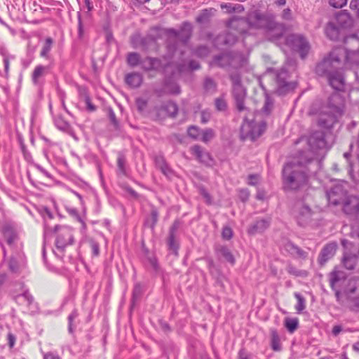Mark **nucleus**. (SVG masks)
<instances>
[{"label":"nucleus","mask_w":359,"mask_h":359,"mask_svg":"<svg viewBox=\"0 0 359 359\" xmlns=\"http://www.w3.org/2000/svg\"><path fill=\"white\" fill-rule=\"evenodd\" d=\"M247 25L250 27L264 29L270 41L283 39L286 45L292 50L298 52L302 59L305 58L309 53L310 46L304 36L299 34H290L284 38L283 36L285 30L283 25L276 22L273 14H262L259 11L251 13L247 20L237 18L231 19L227 22L228 32L224 35L219 36L217 40L222 41L225 45L233 44L237 40L236 32L244 33Z\"/></svg>","instance_id":"f257e3e1"},{"label":"nucleus","mask_w":359,"mask_h":359,"mask_svg":"<svg viewBox=\"0 0 359 359\" xmlns=\"http://www.w3.org/2000/svg\"><path fill=\"white\" fill-rule=\"evenodd\" d=\"M300 142L305 141L309 149L301 151L298 156L287 162L283 170V180L285 189L296 190L306 185L311 175L307 164L312 162L317 151H324L326 147L325 135L322 131H316L309 137H302Z\"/></svg>","instance_id":"f03ea898"},{"label":"nucleus","mask_w":359,"mask_h":359,"mask_svg":"<svg viewBox=\"0 0 359 359\" xmlns=\"http://www.w3.org/2000/svg\"><path fill=\"white\" fill-rule=\"evenodd\" d=\"M343 114V106L338 93H333L327 103L320 100L314 102L310 109V114L316 116L318 125L322 128L329 129L337 121Z\"/></svg>","instance_id":"7ed1b4c3"},{"label":"nucleus","mask_w":359,"mask_h":359,"mask_svg":"<svg viewBox=\"0 0 359 359\" xmlns=\"http://www.w3.org/2000/svg\"><path fill=\"white\" fill-rule=\"evenodd\" d=\"M335 21L330 22L325 27L327 36L332 41H339L344 36V29L351 25L352 20L349 14L341 11L335 17Z\"/></svg>","instance_id":"20e7f679"},{"label":"nucleus","mask_w":359,"mask_h":359,"mask_svg":"<svg viewBox=\"0 0 359 359\" xmlns=\"http://www.w3.org/2000/svg\"><path fill=\"white\" fill-rule=\"evenodd\" d=\"M213 62L229 72L239 70L245 67L248 64V57L240 53H225L215 57Z\"/></svg>","instance_id":"39448f33"},{"label":"nucleus","mask_w":359,"mask_h":359,"mask_svg":"<svg viewBox=\"0 0 359 359\" xmlns=\"http://www.w3.org/2000/svg\"><path fill=\"white\" fill-rule=\"evenodd\" d=\"M55 231L56 251L53 250V252L55 256L61 257L62 255L59 253H62L67 246L73 243V230L68 226H56Z\"/></svg>","instance_id":"423d86ee"},{"label":"nucleus","mask_w":359,"mask_h":359,"mask_svg":"<svg viewBox=\"0 0 359 359\" xmlns=\"http://www.w3.org/2000/svg\"><path fill=\"white\" fill-rule=\"evenodd\" d=\"M265 129L266 123L264 121H250L245 118L241 128V135L243 139L255 140L263 134Z\"/></svg>","instance_id":"0eeeda50"},{"label":"nucleus","mask_w":359,"mask_h":359,"mask_svg":"<svg viewBox=\"0 0 359 359\" xmlns=\"http://www.w3.org/2000/svg\"><path fill=\"white\" fill-rule=\"evenodd\" d=\"M316 212L304 201H298L293 208V215L301 226L309 225L313 220Z\"/></svg>","instance_id":"6e6552de"},{"label":"nucleus","mask_w":359,"mask_h":359,"mask_svg":"<svg viewBox=\"0 0 359 359\" xmlns=\"http://www.w3.org/2000/svg\"><path fill=\"white\" fill-rule=\"evenodd\" d=\"M287 66H289L291 69H294L295 62L292 60L288 61L287 64L276 73L278 92L279 94H283L292 90L294 89L297 86L295 82L287 81V79L289 77V69H287Z\"/></svg>","instance_id":"1a4fd4ad"},{"label":"nucleus","mask_w":359,"mask_h":359,"mask_svg":"<svg viewBox=\"0 0 359 359\" xmlns=\"http://www.w3.org/2000/svg\"><path fill=\"white\" fill-rule=\"evenodd\" d=\"M230 79L232 82V93L236 101V107L241 111L245 109L244 102L246 97V90L242 85L239 74L230 73Z\"/></svg>","instance_id":"9d476101"},{"label":"nucleus","mask_w":359,"mask_h":359,"mask_svg":"<svg viewBox=\"0 0 359 359\" xmlns=\"http://www.w3.org/2000/svg\"><path fill=\"white\" fill-rule=\"evenodd\" d=\"M347 182H342L336 184L329 191L327 192L328 202L334 205L344 203L347 196Z\"/></svg>","instance_id":"9b49d317"},{"label":"nucleus","mask_w":359,"mask_h":359,"mask_svg":"<svg viewBox=\"0 0 359 359\" xmlns=\"http://www.w3.org/2000/svg\"><path fill=\"white\" fill-rule=\"evenodd\" d=\"M192 32V25L191 23L185 22L182 24L180 30L177 31L174 29H168L165 31L167 36L170 39L180 41L186 43L189 39Z\"/></svg>","instance_id":"f8f14e48"},{"label":"nucleus","mask_w":359,"mask_h":359,"mask_svg":"<svg viewBox=\"0 0 359 359\" xmlns=\"http://www.w3.org/2000/svg\"><path fill=\"white\" fill-rule=\"evenodd\" d=\"M344 212L348 215L353 216L359 222V198L348 196L343 203Z\"/></svg>","instance_id":"ddd939ff"},{"label":"nucleus","mask_w":359,"mask_h":359,"mask_svg":"<svg viewBox=\"0 0 359 359\" xmlns=\"http://www.w3.org/2000/svg\"><path fill=\"white\" fill-rule=\"evenodd\" d=\"M21 290V293H18L17 291L13 292V298L20 305L29 306L33 303V297L29 294L28 290L25 287L23 283H18L16 285Z\"/></svg>","instance_id":"4468645a"},{"label":"nucleus","mask_w":359,"mask_h":359,"mask_svg":"<svg viewBox=\"0 0 359 359\" xmlns=\"http://www.w3.org/2000/svg\"><path fill=\"white\" fill-rule=\"evenodd\" d=\"M2 234L7 244L13 248L17 246L18 236L15 229L10 224H6L2 228Z\"/></svg>","instance_id":"2eb2a0df"},{"label":"nucleus","mask_w":359,"mask_h":359,"mask_svg":"<svg viewBox=\"0 0 359 359\" xmlns=\"http://www.w3.org/2000/svg\"><path fill=\"white\" fill-rule=\"evenodd\" d=\"M191 152L201 163L210 165L212 158L209 153L199 145H194L191 148Z\"/></svg>","instance_id":"dca6fc26"},{"label":"nucleus","mask_w":359,"mask_h":359,"mask_svg":"<svg viewBox=\"0 0 359 359\" xmlns=\"http://www.w3.org/2000/svg\"><path fill=\"white\" fill-rule=\"evenodd\" d=\"M140 65L141 68L147 72L151 70H158L162 67L161 62L160 60L151 57H147L144 59L142 60Z\"/></svg>","instance_id":"f3484780"},{"label":"nucleus","mask_w":359,"mask_h":359,"mask_svg":"<svg viewBox=\"0 0 359 359\" xmlns=\"http://www.w3.org/2000/svg\"><path fill=\"white\" fill-rule=\"evenodd\" d=\"M178 111L177 104L171 101L164 103L158 109L159 116H175Z\"/></svg>","instance_id":"a211bd4d"},{"label":"nucleus","mask_w":359,"mask_h":359,"mask_svg":"<svg viewBox=\"0 0 359 359\" xmlns=\"http://www.w3.org/2000/svg\"><path fill=\"white\" fill-rule=\"evenodd\" d=\"M269 224L270 220L269 219L258 220L248 228V233L250 235L262 233L269 226Z\"/></svg>","instance_id":"6ab92c4d"},{"label":"nucleus","mask_w":359,"mask_h":359,"mask_svg":"<svg viewBox=\"0 0 359 359\" xmlns=\"http://www.w3.org/2000/svg\"><path fill=\"white\" fill-rule=\"evenodd\" d=\"M142 81V75L137 72L129 73L125 76V81L126 84L133 88L140 87Z\"/></svg>","instance_id":"aec40b11"},{"label":"nucleus","mask_w":359,"mask_h":359,"mask_svg":"<svg viewBox=\"0 0 359 359\" xmlns=\"http://www.w3.org/2000/svg\"><path fill=\"white\" fill-rule=\"evenodd\" d=\"M337 244L334 243L326 245L321 251L320 262L321 264L326 262L329 259L332 257L337 250Z\"/></svg>","instance_id":"412c9836"},{"label":"nucleus","mask_w":359,"mask_h":359,"mask_svg":"<svg viewBox=\"0 0 359 359\" xmlns=\"http://www.w3.org/2000/svg\"><path fill=\"white\" fill-rule=\"evenodd\" d=\"M216 252L219 258L224 259L231 265L235 264V258L231 250L226 246L219 245L216 248Z\"/></svg>","instance_id":"4be33fe9"},{"label":"nucleus","mask_w":359,"mask_h":359,"mask_svg":"<svg viewBox=\"0 0 359 359\" xmlns=\"http://www.w3.org/2000/svg\"><path fill=\"white\" fill-rule=\"evenodd\" d=\"M48 67L47 66H43L41 65H37L34 68L32 75V79L33 83L35 85H38L39 83L40 79L48 72Z\"/></svg>","instance_id":"5701e85b"},{"label":"nucleus","mask_w":359,"mask_h":359,"mask_svg":"<svg viewBox=\"0 0 359 359\" xmlns=\"http://www.w3.org/2000/svg\"><path fill=\"white\" fill-rule=\"evenodd\" d=\"M285 250L291 255H296L300 258H305L306 257V252L300 249L297 245H294L291 242H287L285 245Z\"/></svg>","instance_id":"b1692460"},{"label":"nucleus","mask_w":359,"mask_h":359,"mask_svg":"<svg viewBox=\"0 0 359 359\" xmlns=\"http://www.w3.org/2000/svg\"><path fill=\"white\" fill-rule=\"evenodd\" d=\"M203 88L206 93L213 94L217 90V83L212 79L207 77L203 82Z\"/></svg>","instance_id":"393cba45"},{"label":"nucleus","mask_w":359,"mask_h":359,"mask_svg":"<svg viewBox=\"0 0 359 359\" xmlns=\"http://www.w3.org/2000/svg\"><path fill=\"white\" fill-rule=\"evenodd\" d=\"M53 43V41L50 37H47L45 39L44 44H43L42 49L40 52L41 57H44L46 59L49 58V53L51 50Z\"/></svg>","instance_id":"a878e982"},{"label":"nucleus","mask_w":359,"mask_h":359,"mask_svg":"<svg viewBox=\"0 0 359 359\" xmlns=\"http://www.w3.org/2000/svg\"><path fill=\"white\" fill-rule=\"evenodd\" d=\"M271 348L275 351H279L281 350V344L280 337L276 330H272L271 333Z\"/></svg>","instance_id":"bb28decb"},{"label":"nucleus","mask_w":359,"mask_h":359,"mask_svg":"<svg viewBox=\"0 0 359 359\" xmlns=\"http://www.w3.org/2000/svg\"><path fill=\"white\" fill-rule=\"evenodd\" d=\"M165 90L168 93L177 95L180 93V88L175 82L167 81L165 83Z\"/></svg>","instance_id":"cd10ccee"},{"label":"nucleus","mask_w":359,"mask_h":359,"mask_svg":"<svg viewBox=\"0 0 359 359\" xmlns=\"http://www.w3.org/2000/svg\"><path fill=\"white\" fill-rule=\"evenodd\" d=\"M141 61L140 55L138 53H130L128 54L127 62L130 67H134L141 65Z\"/></svg>","instance_id":"c85d7f7f"},{"label":"nucleus","mask_w":359,"mask_h":359,"mask_svg":"<svg viewBox=\"0 0 359 359\" xmlns=\"http://www.w3.org/2000/svg\"><path fill=\"white\" fill-rule=\"evenodd\" d=\"M221 8L222 9H226L228 13H233V12H241L243 11L244 8L241 4H224L221 5Z\"/></svg>","instance_id":"c756f323"},{"label":"nucleus","mask_w":359,"mask_h":359,"mask_svg":"<svg viewBox=\"0 0 359 359\" xmlns=\"http://www.w3.org/2000/svg\"><path fill=\"white\" fill-rule=\"evenodd\" d=\"M215 135V131L211 128H206L201 130V135L200 140L207 143L212 140Z\"/></svg>","instance_id":"7c9ffc66"},{"label":"nucleus","mask_w":359,"mask_h":359,"mask_svg":"<svg viewBox=\"0 0 359 359\" xmlns=\"http://www.w3.org/2000/svg\"><path fill=\"white\" fill-rule=\"evenodd\" d=\"M212 15V10H203L196 18V21L201 24H205L209 22Z\"/></svg>","instance_id":"2f4dec72"},{"label":"nucleus","mask_w":359,"mask_h":359,"mask_svg":"<svg viewBox=\"0 0 359 359\" xmlns=\"http://www.w3.org/2000/svg\"><path fill=\"white\" fill-rule=\"evenodd\" d=\"M294 297L297 300L295 309L298 313H300L306 307L305 299L299 293L297 292L294 293Z\"/></svg>","instance_id":"473e14b6"},{"label":"nucleus","mask_w":359,"mask_h":359,"mask_svg":"<svg viewBox=\"0 0 359 359\" xmlns=\"http://www.w3.org/2000/svg\"><path fill=\"white\" fill-rule=\"evenodd\" d=\"M201 130L197 126H190L188 128V135L190 137H191L194 140H200L201 135Z\"/></svg>","instance_id":"72a5a7b5"},{"label":"nucleus","mask_w":359,"mask_h":359,"mask_svg":"<svg viewBox=\"0 0 359 359\" xmlns=\"http://www.w3.org/2000/svg\"><path fill=\"white\" fill-rule=\"evenodd\" d=\"M298 326L297 318H287L285 320V327L290 332H293Z\"/></svg>","instance_id":"f704fd0d"},{"label":"nucleus","mask_w":359,"mask_h":359,"mask_svg":"<svg viewBox=\"0 0 359 359\" xmlns=\"http://www.w3.org/2000/svg\"><path fill=\"white\" fill-rule=\"evenodd\" d=\"M55 125L59 130L62 131H67L69 128V123L60 117L55 119Z\"/></svg>","instance_id":"c9c22d12"},{"label":"nucleus","mask_w":359,"mask_h":359,"mask_svg":"<svg viewBox=\"0 0 359 359\" xmlns=\"http://www.w3.org/2000/svg\"><path fill=\"white\" fill-rule=\"evenodd\" d=\"M168 245L170 249L172 250L175 252V254H177L178 247L175 242L174 227L170 230L168 238Z\"/></svg>","instance_id":"e433bc0d"},{"label":"nucleus","mask_w":359,"mask_h":359,"mask_svg":"<svg viewBox=\"0 0 359 359\" xmlns=\"http://www.w3.org/2000/svg\"><path fill=\"white\" fill-rule=\"evenodd\" d=\"M79 314L77 311L75 310L72 312V313L68 317V323H69V332L70 333H73L74 329L75 328V326L73 324L74 320L78 317Z\"/></svg>","instance_id":"4c0bfd02"},{"label":"nucleus","mask_w":359,"mask_h":359,"mask_svg":"<svg viewBox=\"0 0 359 359\" xmlns=\"http://www.w3.org/2000/svg\"><path fill=\"white\" fill-rule=\"evenodd\" d=\"M341 273L339 271H334L330 273V283L332 287L341 279Z\"/></svg>","instance_id":"58836bf2"},{"label":"nucleus","mask_w":359,"mask_h":359,"mask_svg":"<svg viewBox=\"0 0 359 359\" xmlns=\"http://www.w3.org/2000/svg\"><path fill=\"white\" fill-rule=\"evenodd\" d=\"M273 100L269 97V96L266 95V99H265L264 106L263 107V109H262L263 111L265 114H269L273 109Z\"/></svg>","instance_id":"ea45409f"},{"label":"nucleus","mask_w":359,"mask_h":359,"mask_svg":"<svg viewBox=\"0 0 359 359\" xmlns=\"http://www.w3.org/2000/svg\"><path fill=\"white\" fill-rule=\"evenodd\" d=\"M135 104L138 111L142 112L147 106V100L143 97H137Z\"/></svg>","instance_id":"a19ab883"},{"label":"nucleus","mask_w":359,"mask_h":359,"mask_svg":"<svg viewBox=\"0 0 359 359\" xmlns=\"http://www.w3.org/2000/svg\"><path fill=\"white\" fill-rule=\"evenodd\" d=\"M222 236L225 240H230L233 236V231L229 226H224L222 229Z\"/></svg>","instance_id":"79ce46f5"},{"label":"nucleus","mask_w":359,"mask_h":359,"mask_svg":"<svg viewBox=\"0 0 359 359\" xmlns=\"http://www.w3.org/2000/svg\"><path fill=\"white\" fill-rule=\"evenodd\" d=\"M347 3V0H330L329 4L331 6L336 8H341L345 6Z\"/></svg>","instance_id":"37998d69"},{"label":"nucleus","mask_w":359,"mask_h":359,"mask_svg":"<svg viewBox=\"0 0 359 359\" xmlns=\"http://www.w3.org/2000/svg\"><path fill=\"white\" fill-rule=\"evenodd\" d=\"M215 107L219 111H224L226 107V103L222 98H217L215 100Z\"/></svg>","instance_id":"c03bdc74"},{"label":"nucleus","mask_w":359,"mask_h":359,"mask_svg":"<svg viewBox=\"0 0 359 359\" xmlns=\"http://www.w3.org/2000/svg\"><path fill=\"white\" fill-rule=\"evenodd\" d=\"M201 123H208L211 118V112L210 111L206 109L203 110L201 113Z\"/></svg>","instance_id":"a18cd8bd"},{"label":"nucleus","mask_w":359,"mask_h":359,"mask_svg":"<svg viewBox=\"0 0 359 359\" xmlns=\"http://www.w3.org/2000/svg\"><path fill=\"white\" fill-rule=\"evenodd\" d=\"M208 53L209 50L206 46H200L195 51V54L199 57H205Z\"/></svg>","instance_id":"49530a36"},{"label":"nucleus","mask_w":359,"mask_h":359,"mask_svg":"<svg viewBox=\"0 0 359 359\" xmlns=\"http://www.w3.org/2000/svg\"><path fill=\"white\" fill-rule=\"evenodd\" d=\"M161 169L162 172H163V174L168 177H169L170 175L171 174V170L169 168L168 165L165 163L163 159H162V165H161Z\"/></svg>","instance_id":"de8ad7c7"},{"label":"nucleus","mask_w":359,"mask_h":359,"mask_svg":"<svg viewBox=\"0 0 359 359\" xmlns=\"http://www.w3.org/2000/svg\"><path fill=\"white\" fill-rule=\"evenodd\" d=\"M142 292V288L140 285H136L134 287L133 293V299L135 301L137 298H138Z\"/></svg>","instance_id":"09e8293b"},{"label":"nucleus","mask_w":359,"mask_h":359,"mask_svg":"<svg viewBox=\"0 0 359 359\" xmlns=\"http://www.w3.org/2000/svg\"><path fill=\"white\" fill-rule=\"evenodd\" d=\"M259 182V176L257 175H251L248 177V184L256 185Z\"/></svg>","instance_id":"8fccbe9b"},{"label":"nucleus","mask_w":359,"mask_h":359,"mask_svg":"<svg viewBox=\"0 0 359 359\" xmlns=\"http://www.w3.org/2000/svg\"><path fill=\"white\" fill-rule=\"evenodd\" d=\"M117 163H118V168L120 172H121L122 173H125V168H124L125 160H124V158L122 156H118Z\"/></svg>","instance_id":"3c124183"},{"label":"nucleus","mask_w":359,"mask_h":359,"mask_svg":"<svg viewBox=\"0 0 359 359\" xmlns=\"http://www.w3.org/2000/svg\"><path fill=\"white\" fill-rule=\"evenodd\" d=\"M239 358L240 359H252V355L250 353H248L244 350H241L239 351Z\"/></svg>","instance_id":"603ef678"},{"label":"nucleus","mask_w":359,"mask_h":359,"mask_svg":"<svg viewBox=\"0 0 359 359\" xmlns=\"http://www.w3.org/2000/svg\"><path fill=\"white\" fill-rule=\"evenodd\" d=\"M287 271L290 274H292V275H294L296 276H300V271H299L297 269H296L292 266H290V265L288 266Z\"/></svg>","instance_id":"864d4df0"},{"label":"nucleus","mask_w":359,"mask_h":359,"mask_svg":"<svg viewBox=\"0 0 359 359\" xmlns=\"http://www.w3.org/2000/svg\"><path fill=\"white\" fill-rule=\"evenodd\" d=\"M9 269L13 272H15L17 271V262L13 258H11L10 260Z\"/></svg>","instance_id":"5fc2aeb1"},{"label":"nucleus","mask_w":359,"mask_h":359,"mask_svg":"<svg viewBox=\"0 0 359 359\" xmlns=\"http://www.w3.org/2000/svg\"><path fill=\"white\" fill-rule=\"evenodd\" d=\"M282 17L283 19L290 20L292 17L291 11L289 8H286L283 11Z\"/></svg>","instance_id":"6e6d98bb"},{"label":"nucleus","mask_w":359,"mask_h":359,"mask_svg":"<svg viewBox=\"0 0 359 359\" xmlns=\"http://www.w3.org/2000/svg\"><path fill=\"white\" fill-rule=\"evenodd\" d=\"M8 340L9 346L11 348L13 347V346L15 344V336L11 333H8Z\"/></svg>","instance_id":"4d7b16f0"},{"label":"nucleus","mask_w":359,"mask_h":359,"mask_svg":"<svg viewBox=\"0 0 359 359\" xmlns=\"http://www.w3.org/2000/svg\"><path fill=\"white\" fill-rule=\"evenodd\" d=\"M3 61H4L5 72L6 73H8V72L9 70V56L4 55Z\"/></svg>","instance_id":"13d9d810"},{"label":"nucleus","mask_w":359,"mask_h":359,"mask_svg":"<svg viewBox=\"0 0 359 359\" xmlns=\"http://www.w3.org/2000/svg\"><path fill=\"white\" fill-rule=\"evenodd\" d=\"M86 104L89 111H93L95 110V107L90 102V98L88 97L86 98Z\"/></svg>","instance_id":"bf43d9fd"},{"label":"nucleus","mask_w":359,"mask_h":359,"mask_svg":"<svg viewBox=\"0 0 359 359\" xmlns=\"http://www.w3.org/2000/svg\"><path fill=\"white\" fill-rule=\"evenodd\" d=\"M189 67L192 70H196V69H198L200 68L199 63L197 61H194V60L190 61V62L189 64Z\"/></svg>","instance_id":"052dcab7"},{"label":"nucleus","mask_w":359,"mask_h":359,"mask_svg":"<svg viewBox=\"0 0 359 359\" xmlns=\"http://www.w3.org/2000/svg\"><path fill=\"white\" fill-rule=\"evenodd\" d=\"M342 330V327L341 325H334L332 328V334L334 336H337Z\"/></svg>","instance_id":"680f3d73"},{"label":"nucleus","mask_w":359,"mask_h":359,"mask_svg":"<svg viewBox=\"0 0 359 359\" xmlns=\"http://www.w3.org/2000/svg\"><path fill=\"white\" fill-rule=\"evenodd\" d=\"M91 248H92V250H93V254L95 255H98L99 254V245L95 243V242H93L91 243Z\"/></svg>","instance_id":"e2e57ef3"},{"label":"nucleus","mask_w":359,"mask_h":359,"mask_svg":"<svg viewBox=\"0 0 359 359\" xmlns=\"http://www.w3.org/2000/svg\"><path fill=\"white\" fill-rule=\"evenodd\" d=\"M44 359H61L57 355L53 353H48L44 355Z\"/></svg>","instance_id":"0e129e2a"},{"label":"nucleus","mask_w":359,"mask_h":359,"mask_svg":"<svg viewBox=\"0 0 359 359\" xmlns=\"http://www.w3.org/2000/svg\"><path fill=\"white\" fill-rule=\"evenodd\" d=\"M359 6V0H351L350 2V8L351 9H357Z\"/></svg>","instance_id":"69168bd1"},{"label":"nucleus","mask_w":359,"mask_h":359,"mask_svg":"<svg viewBox=\"0 0 359 359\" xmlns=\"http://www.w3.org/2000/svg\"><path fill=\"white\" fill-rule=\"evenodd\" d=\"M242 201H245L248 199L249 196V193L247 190H242L241 191V195H240Z\"/></svg>","instance_id":"338daca9"},{"label":"nucleus","mask_w":359,"mask_h":359,"mask_svg":"<svg viewBox=\"0 0 359 359\" xmlns=\"http://www.w3.org/2000/svg\"><path fill=\"white\" fill-rule=\"evenodd\" d=\"M83 32V25H82L81 17L79 15V37H82Z\"/></svg>","instance_id":"774afa93"}]
</instances>
